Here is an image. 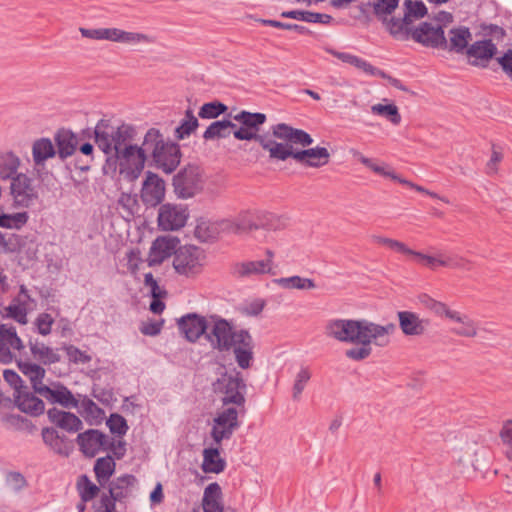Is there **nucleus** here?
<instances>
[{
	"instance_id": "obj_24",
	"label": "nucleus",
	"mask_w": 512,
	"mask_h": 512,
	"mask_svg": "<svg viewBox=\"0 0 512 512\" xmlns=\"http://www.w3.org/2000/svg\"><path fill=\"white\" fill-rule=\"evenodd\" d=\"M253 348L254 343L250 333L247 330L240 333L235 346L232 348L236 362L240 368L247 369L250 367L253 359Z\"/></svg>"
},
{
	"instance_id": "obj_51",
	"label": "nucleus",
	"mask_w": 512,
	"mask_h": 512,
	"mask_svg": "<svg viewBox=\"0 0 512 512\" xmlns=\"http://www.w3.org/2000/svg\"><path fill=\"white\" fill-rule=\"evenodd\" d=\"M235 217L241 234L257 230L255 210H243Z\"/></svg>"
},
{
	"instance_id": "obj_59",
	"label": "nucleus",
	"mask_w": 512,
	"mask_h": 512,
	"mask_svg": "<svg viewBox=\"0 0 512 512\" xmlns=\"http://www.w3.org/2000/svg\"><path fill=\"white\" fill-rule=\"evenodd\" d=\"M53 324V317L49 313L45 312L38 314L34 321V326L37 332L42 336H47L51 333Z\"/></svg>"
},
{
	"instance_id": "obj_30",
	"label": "nucleus",
	"mask_w": 512,
	"mask_h": 512,
	"mask_svg": "<svg viewBox=\"0 0 512 512\" xmlns=\"http://www.w3.org/2000/svg\"><path fill=\"white\" fill-rule=\"evenodd\" d=\"M136 478L133 475H123L111 482L109 494L113 500L123 501L132 495Z\"/></svg>"
},
{
	"instance_id": "obj_7",
	"label": "nucleus",
	"mask_w": 512,
	"mask_h": 512,
	"mask_svg": "<svg viewBox=\"0 0 512 512\" xmlns=\"http://www.w3.org/2000/svg\"><path fill=\"white\" fill-rule=\"evenodd\" d=\"M213 390L224 406L243 407L245 404L246 384L238 371L223 373L214 383Z\"/></svg>"
},
{
	"instance_id": "obj_19",
	"label": "nucleus",
	"mask_w": 512,
	"mask_h": 512,
	"mask_svg": "<svg viewBox=\"0 0 512 512\" xmlns=\"http://www.w3.org/2000/svg\"><path fill=\"white\" fill-rule=\"evenodd\" d=\"M399 327L405 336L419 337L427 332L430 321L412 311L397 312Z\"/></svg>"
},
{
	"instance_id": "obj_15",
	"label": "nucleus",
	"mask_w": 512,
	"mask_h": 512,
	"mask_svg": "<svg viewBox=\"0 0 512 512\" xmlns=\"http://www.w3.org/2000/svg\"><path fill=\"white\" fill-rule=\"evenodd\" d=\"M208 325L209 317L196 313H188L177 320L180 333L191 343L197 342L201 336L206 337Z\"/></svg>"
},
{
	"instance_id": "obj_21",
	"label": "nucleus",
	"mask_w": 512,
	"mask_h": 512,
	"mask_svg": "<svg viewBox=\"0 0 512 512\" xmlns=\"http://www.w3.org/2000/svg\"><path fill=\"white\" fill-rule=\"evenodd\" d=\"M496 52V45L492 40L488 39L474 42L466 49L465 53L469 64L486 67L489 60L495 56Z\"/></svg>"
},
{
	"instance_id": "obj_45",
	"label": "nucleus",
	"mask_w": 512,
	"mask_h": 512,
	"mask_svg": "<svg viewBox=\"0 0 512 512\" xmlns=\"http://www.w3.org/2000/svg\"><path fill=\"white\" fill-rule=\"evenodd\" d=\"M115 470V462L112 457L106 456L96 460L94 471L98 482L103 485L107 482Z\"/></svg>"
},
{
	"instance_id": "obj_18",
	"label": "nucleus",
	"mask_w": 512,
	"mask_h": 512,
	"mask_svg": "<svg viewBox=\"0 0 512 512\" xmlns=\"http://www.w3.org/2000/svg\"><path fill=\"white\" fill-rule=\"evenodd\" d=\"M165 197V181L155 173L147 172L141 188V199L144 204L155 207Z\"/></svg>"
},
{
	"instance_id": "obj_60",
	"label": "nucleus",
	"mask_w": 512,
	"mask_h": 512,
	"mask_svg": "<svg viewBox=\"0 0 512 512\" xmlns=\"http://www.w3.org/2000/svg\"><path fill=\"white\" fill-rule=\"evenodd\" d=\"M107 426L111 433L123 436L128 430V425L125 418L119 414H111L107 420Z\"/></svg>"
},
{
	"instance_id": "obj_38",
	"label": "nucleus",
	"mask_w": 512,
	"mask_h": 512,
	"mask_svg": "<svg viewBox=\"0 0 512 512\" xmlns=\"http://www.w3.org/2000/svg\"><path fill=\"white\" fill-rule=\"evenodd\" d=\"M472 34L467 27H457L449 31V44L445 48L457 53L466 52L468 42L471 40Z\"/></svg>"
},
{
	"instance_id": "obj_33",
	"label": "nucleus",
	"mask_w": 512,
	"mask_h": 512,
	"mask_svg": "<svg viewBox=\"0 0 512 512\" xmlns=\"http://www.w3.org/2000/svg\"><path fill=\"white\" fill-rule=\"evenodd\" d=\"M57 153L61 159L74 154L78 146V138L69 130L62 129L55 135Z\"/></svg>"
},
{
	"instance_id": "obj_64",
	"label": "nucleus",
	"mask_w": 512,
	"mask_h": 512,
	"mask_svg": "<svg viewBox=\"0 0 512 512\" xmlns=\"http://www.w3.org/2000/svg\"><path fill=\"white\" fill-rule=\"evenodd\" d=\"M499 437L506 447L512 449V418L503 422Z\"/></svg>"
},
{
	"instance_id": "obj_54",
	"label": "nucleus",
	"mask_w": 512,
	"mask_h": 512,
	"mask_svg": "<svg viewBox=\"0 0 512 512\" xmlns=\"http://www.w3.org/2000/svg\"><path fill=\"white\" fill-rule=\"evenodd\" d=\"M399 0H373V12L377 18L391 15L398 7Z\"/></svg>"
},
{
	"instance_id": "obj_6",
	"label": "nucleus",
	"mask_w": 512,
	"mask_h": 512,
	"mask_svg": "<svg viewBox=\"0 0 512 512\" xmlns=\"http://www.w3.org/2000/svg\"><path fill=\"white\" fill-rule=\"evenodd\" d=\"M245 331L244 329H235L231 322L218 315H211L205 340L212 349L227 352L235 346L238 335Z\"/></svg>"
},
{
	"instance_id": "obj_5",
	"label": "nucleus",
	"mask_w": 512,
	"mask_h": 512,
	"mask_svg": "<svg viewBox=\"0 0 512 512\" xmlns=\"http://www.w3.org/2000/svg\"><path fill=\"white\" fill-rule=\"evenodd\" d=\"M95 143L100 150L107 156V163L110 164L113 156L120 150L134 142L136 131L134 127L129 124H122L114 127L105 124L103 121L99 122L94 130Z\"/></svg>"
},
{
	"instance_id": "obj_16",
	"label": "nucleus",
	"mask_w": 512,
	"mask_h": 512,
	"mask_svg": "<svg viewBox=\"0 0 512 512\" xmlns=\"http://www.w3.org/2000/svg\"><path fill=\"white\" fill-rule=\"evenodd\" d=\"M179 239L174 236H159L153 242L146 259L149 267L161 265L166 259L175 256Z\"/></svg>"
},
{
	"instance_id": "obj_20",
	"label": "nucleus",
	"mask_w": 512,
	"mask_h": 512,
	"mask_svg": "<svg viewBox=\"0 0 512 512\" xmlns=\"http://www.w3.org/2000/svg\"><path fill=\"white\" fill-rule=\"evenodd\" d=\"M77 442L81 451L89 457H94L98 452L108 449V437L102 432L90 429L77 436Z\"/></svg>"
},
{
	"instance_id": "obj_52",
	"label": "nucleus",
	"mask_w": 512,
	"mask_h": 512,
	"mask_svg": "<svg viewBox=\"0 0 512 512\" xmlns=\"http://www.w3.org/2000/svg\"><path fill=\"white\" fill-rule=\"evenodd\" d=\"M227 109L228 108L225 104L218 101H213L203 104L198 115L202 119H213L225 113Z\"/></svg>"
},
{
	"instance_id": "obj_43",
	"label": "nucleus",
	"mask_w": 512,
	"mask_h": 512,
	"mask_svg": "<svg viewBox=\"0 0 512 512\" xmlns=\"http://www.w3.org/2000/svg\"><path fill=\"white\" fill-rule=\"evenodd\" d=\"M419 300L425 309L440 318L448 319L453 310L446 303L438 301L427 294L421 295Z\"/></svg>"
},
{
	"instance_id": "obj_22",
	"label": "nucleus",
	"mask_w": 512,
	"mask_h": 512,
	"mask_svg": "<svg viewBox=\"0 0 512 512\" xmlns=\"http://www.w3.org/2000/svg\"><path fill=\"white\" fill-rule=\"evenodd\" d=\"M448 320L453 323L451 331L456 336L464 338H475L478 336V323L468 314L453 309Z\"/></svg>"
},
{
	"instance_id": "obj_42",
	"label": "nucleus",
	"mask_w": 512,
	"mask_h": 512,
	"mask_svg": "<svg viewBox=\"0 0 512 512\" xmlns=\"http://www.w3.org/2000/svg\"><path fill=\"white\" fill-rule=\"evenodd\" d=\"M379 19L383 22L389 33L396 39L406 40L409 34H411V31L409 32L407 30V26L410 24L408 21H404V17L401 19L395 17L387 19V16H384Z\"/></svg>"
},
{
	"instance_id": "obj_40",
	"label": "nucleus",
	"mask_w": 512,
	"mask_h": 512,
	"mask_svg": "<svg viewBox=\"0 0 512 512\" xmlns=\"http://www.w3.org/2000/svg\"><path fill=\"white\" fill-rule=\"evenodd\" d=\"M274 283L288 290H313L316 288V284L313 279L298 275L278 278L274 280Z\"/></svg>"
},
{
	"instance_id": "obj_48",
	"label": "nucleus",
	"mask_w": 512,
	"mask_h": 512,
	"mask_svg": "<svg viewBox=\"0 0 512 512\" xmlns=\"http://www.w3.org/2000/svg\"><path fill=\"white\" fill-rule=\"evenodd\" d=\"M371 112L388 119L393 125H398L401 122V115L398 107L395 104H375L371 107Z\"/></svg>"
},
{
	"instance_id": "obj_10",
	"label": "nucleus",
	"mask_w": 512,
	"mask_h": 512,
	"mask_svg": "<svg viewBox=\"0 0 512 512\" xmlns=\"http://www.w3.org/2000/svg\"><path fill=\"white\" fill-rule=\"evenodd\" d=\"M413 259L416 263L431 271H436L438 268H448L469 272L474 267V262L471 259L457 253L446 254L438 251L435 254H425L416 250Z\"/></svg>"
},
{
	"instance_id": "obj_4",
	"label": "nucleus",
	"mask_w": 512,
	"mask_h": 512,
	"mask_svg": "<svg viewBox=\"0 0 512 512\" xmlns=\"http://www.w3.org/2000/svg\"><path fill=\"white\" fill-rule=\"evenodd\" d=\"M155 166L165 173H172L181 161V151L178 144L166 141L163 134L156 128H150L143 139Z\"/></svg>"
},
{
	"instance_id": "obj_62",
	"label": "nucleus",
	"mask_w": 512,
	"mask_h": 512,
	"mask_svg": "<svg viewBox=\"0 0 512 512\" xmlns=\"http://www.w3.org/2000/svg\"><path fill=\"white\" fill-rule=\"evenodd\" d=\"M198 125V120L189 121L183 119L180 125L175 129V137L179 140L189 137L197 129Z\"/></svg>"
},
{
	"instance_id": "obj_1",
	"label": "nucleus",
	"mask_w": 512,
	"mask_h": 512,
	"mask_svg": "<svg viewBox=\"0 0 512 512\" xmlns=\"http://www.w3.org/2000/svg\"><path fill=\"white\" fill-rule=\"evenodd\" d=\"M396 325H384L368 319L334 318L326 322V337L341 343L359 345L345 351V356L353 361H362L372 354V346L385 348L390 345Z\"/></svg>"
},
{
	"instance_id": "obj_49",
	"label": "nucleus",
	"mask_w": 512,
	"mask_h": 512,
	"mask_svg": "<svg viewBox=\"0 0 512 512\" xmlns=\"http://www.w3.org/2000/svg\"><path fill=\"white\" fill-rule=\"evenodd\" d=\"M404 21H408L411 24L414 20L424 17L427 13V9L421 1H404Z\"/></svg>"
},
{
	"instance_id": "obj_39",
	"label": "nucleus",
	"mask_w": 512,
	"mask_h": 512,
	"mask_svg": "<svg viewBox=\"0 0 512 512\" xmlns=\"http://www.w3.org/2000/svg\"><path fill=\"white\" fill-rule=\"evenodd\" d=\"M221 488L217 483L209 484L205 490L202 499L204 512H223V505L220 501Z\"/></svg>"
},
{
	"instance_id": "obj_17",
	"label": "nucleus",
	"mask_w": 512,
	"mask_h": 512,
	"mask_svg": "<svg viewBox=\"0 0 512 512\" xmlns=\"http://www.w3.org/2000/svg\"><path fill=\"white\" fill-rule=\"evenodd\" d=\"M411 37L416 42L427 47L437 48L447 46V39L439 24L423 22L417 28L411 30Z\"/></svg>"
},
{
	"instance_id": "obj_61",
	"label": "nucleus",
	"mask_w": 512,
	"mask_h": 512,
	"mask_svg": "<svg viewBox=\"0 0 512 512\" xmlns=\"http://www.w3.org/2000/svg\"><path fill=\"white\" fill-rule=\"evenodd\" d=\"M118 205L124 210L127 216H132L138 209V203L135 196L122 193L118 199Z\"/></svg>"
},
{
	"instance_id": "obj_2",
	"label": "nucleus",
	"mask_w": 512,
	"mask_h": 512,
	"mask_svg": "<svg viewBox=\"0 0 512 512\" xmlns=\"http://www.w3.org/2000/svg\"><path fill=\"white\" fill-rule=\"evenodd\" d=\"M266 151L274 161L293 159L305 168L319 169L330 162L331 154L326 147H310L314 139L302 129L286 123L271 126V135Z\"/></svg>"
},
{
	"instance_id": "obj_11",
	"label": "nucleus",
	"mask_w": 512,
	"mask_h": 512,
	"mask_svg": "<svg viewBox=\"0 0 512 512\" xmlns=\"http://www.w3.org/2000/svg\"><path fill=\"white\" fill-rule=\"evenodd\" d=\"M172 185L178 198H192L201 193L204 188V173L199 166L188 164L174 175Z\"/></svg>"
},
{
	"instance_id": "obj_58",
	"label": "nucleus",
	"mask_w": 512,
	"mask_h": 512,
	"mask_svg": "<svg viewBox=\"0 0 512 512\" xmlns=\"http://www.w3.org/2000/svg\"><path fill=\"white\" fill-rule=\"evenodd\" d=\"M42 438L45 444L57 453H62L63 440L57 431L52 428H45L42 431Z\"/></svg>"
},
{
	"instance_id": "obj_53",
	"label": "nucleus",
	"mask_w": 512,
	"mask_h": 512,
	"mask_svg": "<svg viewBox=\"0 0 512 512\" xmlns=\"http://www.w3.org/2000/svg\"><path fill=\"white\" fill-rule=\"evenodd\" d=\"M195 235L202 241L215 239L219 235V232L216 229V222H199L195 228Z\"/></svg>"
},
{
	"instance_id": "obj_26",
	"label": "nucleus",
	"mask_w": 512,
	"mask_h": 512,
	"mask_svg": "<svg viewBox=\"0 0 512 512\" xmlns=\"http://www.w3.org/2000/svg\"><path fill=\"white\" fill-rule=\"evenodd\" d=\"M155 41V37L150 34L126 31L114 27L112 42L136 47L139 45H151L154 44Z\"/></svg>"
},
{
	"instance_id": "obj_47",
	"label": "nucleus",
	"mask_w": 512,
	"mask_h": 512,
	"mask_svg": "<svg viewBox=\"0 0 512 512\" xmlns=\"http://www.w3.org/2000/svg\"><path fill=\"white\" fill-rule=\"evenodd\" d=\"M312 377V372L309 367H301L296 373L292 387V399L299 401L301 395Z\"/></svg>"
},
{
	"instance_id": "obj_3",
	"label": "nucleus",
	"mask_w": 512,
	"mask_h": 512,
	"mask_svg": "<svg viewBox=\"0 0 512 512\" xmlns=\"http://www.w3.org/2000/svg\"><path fill=\"white\" fill-rule=\"evenodd\" d=\"M233 120L223 119L212 122L205 130L203 138L205 140H215L233 135L235 139L240 141H255L266 151L271 129L260 133V127L267 120L264 113L243 110L234 115Z\"/></svg>"
},
{
	"instance_id": "obj_13",
	"label": "nucleus",
	"mask_w": 512,
	"mask_h": 512,
	"mask_svg": "<svg viewBox=\"0 0 512 512\" xmlns=\"http://www.w3.org/2000/svg\"><path fill=\"white\" fill-rule=\"evenodd\" d=\"M238 410L226 407L216 413L211 423L210 437L213 445L221 446L222 441L229 440L239 427Z\"/></svg>"
},
{
	"instance_id": "obj_34",
	"label": "nucleus",
	"mask_w": 512,
	"mask_h": 512,
	"mask_svg": "<svg viewBox=\"0 0 512 512\" xmlns=\"http://www.w3.org/2000/svg\"><path fill=\"white\" fill-rule=\"evenodd\" d=\"M24 348L18 337L15 327L8 324H0V353L4 351H20Z\"/></svg>"
},
{
	"instance_id": "obj_50",
	"label": "nucleus",
	"mask_w": 512,
	"mask_h": 512,
	"mask_svg": "<svg viewBox=\"0 0 512 512\" xmlns=\"http://www.w3.org/2000/svg\"><path fill=\"white\" fill-rule=\"evenodd\" d=\"M353 157L357 158L364 166L371 169L373 172L389 178H396V173L392 170H387L386 166L379 165L372 159L364 156L357 150H351Z\"/></svg>"
},
{
	"instance_id": "obj_55",
	"label": "nucleus",
	"mask_w": 512,
	"mask_h": 512,
	"mask_svg": "<svg viewBox=\"0 0 512 512\" xmlns=\"http://www.w3.org/2000/svg\"><path fill=\"white\" fill-rule=\"evenodd\" d=\"M79 32L81 35L88 39L93 40H107V41H113V28H95V29H88V28H80Z\"/></svg>"
},
{
	"instance_id": "obj_23",
	"label": "nucleus",
	"mask_w": 512,
	"mask_h": 512,
	"mask_svg": "<svg viewBox=\"0 0 512 512\" xmlns=\"http://www.w3.org/2000/svg\"><path fill=\"white\" fill-rule=\"evenodd\" d=\"M257 230L282 231L289 226L290 218L267 210L255 209Z\"/></svg>"
},
{
	"instance_id": "obj_35",
	"label": "nucleus",
	"mask_w": 512,
	"mask_h": 512,
	"mask_svg": "<svg viewBox=\"0 0 512 512\" xmlns=\"http://www.w3.org/2000/svg\"><path fill=\"white\" fill-rule=\"evenodd\" d=\"M21 372L30 380L34 391L41 395V389L47 387L43 383L45 369L35 363L23 362L19 364Z\"/></svg>"
},
{
	"instance_id": "obj_44",
	"label": "nucleus",
	"mask_w": 512,
	"mask_h": 512,
	"mask_svg": "<svg viewBox=\"0 0 512 512\" xmlns=\"http://www.w3.org/2000/svg\"><path fill=\"white\" fill-rule=\"evenodd\" d=\"M27 309L28 304L26 301L22 300L21 298H15L11 304L4 309V311L6 317L12 318L18 323L24 325L28 322Z\"/></svg>"
},
{
	"instance_id": "obj_36",
	"label": "nucleus",
	"mask_w": 512,
	"mask_h": 512,
	"mask_svg": "<svg viewBox=\"0 0 512 512\" xmlns=\"http://www.w3.org/2000/svg\"><path fill=\"white\" fill-rule=\"evenodd\" d=\"M29 347L33 357L45 365L54 364L60 361V355L54 349L37 339L30 340Z\"/></svg>"
},
{
	"instance_id": "obj_8",
	"label": "nucleus",
	"mask_w": 512,
	"mask_h": 512,
	"mask_svg": "<svg viewBox=\"0 0 512 512\" xmlns=\"http://www.w3.org/2000/svg\"><path fill=\"white\" fill-rule=\"evenodd\" d=\"M11 206L15 209H30L40 202L39 187L35 179L20 173L12 179L8 187Z\"/></svg>"
},
{
	"instance_id": "obj_56",
	"label": "nucleus",
	"mask_w": 512,
	"mask_h": 512,
	"mask_svg": "<svg viewBox=\"0 0 512 512\" xmlns=\"http://www.w3.org/2000/svg\"><path fill=\"white\" fill-rule=\"evenodd\" d=\"M78 489L83 502L92 500L99 492V488L87 476L81 477L78 482Z\"/></svg>"
},
{
	"instance_id": "obj_46",
	"label": "nucleus",
	"mask_w": 512,
	"mask_h": 512,
	"mask_svg": "<svg viewBox=\"0 0 512 512\" xmlns=\"http://www.w3.org/2000/svg\"><path fill=\"white\" fill-rule=\"evenodd\" d=\"M29 220V215L26 211H21L13 214H5L0 212V227L9 229H20Z\"/></svg>"
},
{
	"instance_id": "obj_9",
	"label": "nucleus",
	"mask_w": 512,
	"mask_h": 512,
	"mask_svg": "<svg viewBox=\"0 0 512 512\" xmlns=\"http://www.w3.org/2000/svg\"><path fill=\"white\" fill-rule=\"evenodd\" d=\"M146 160V147L143 144L138 146L132 142L113 156L110 163L118 167L119 173L124 178L133 181L142 173Z\"/></svg>"
},
{
	"instance_id": "obj_31",
	"label": "nucleus",
	"mask_w": 512,
	"mask_h": 512,
	"mask_svg": "<svg viewBox=\"0 0 512 512\" xmlns=\"http://www.w3.org/2000/svg\"><path fill=\"white\" fill-rule=\"evenodd\" d=\"M41 390V396L48 401L59 403L66 408H76L78 406V401L74 395L64 386L57 389H51L47 386Z\"/></svg>"
},
{
	"instance_id": "obj_37",
	"label": "nucleus",
	"mask_w": 512,
	"mask_h": 512,
	"mask_svg": "<svg viewBox=\"0 0 512 512\" xmlns=\"http://www.w3.org/2000/svg\"><path fill=\"white\" fill-rule=\"evenodd\" d=\"M56 153L52 141L48 138L38 139L32 145V157L35 166L44 165L46 160L54 157Z\"/></svg>"
},
{
	"instance_id": "obj_32",
	"label": "nucleus",
	"mask_w": 512,
	"mask_h": 512,
	"mask_svg": "<svg viewBox=\"0 0 512 512\" xmlns=\"http://www.w3.org/2000/svg\"><path fill=\"white\" fill-rule=\"evenodd\" d=\"M220 446L213 445L203 450L202 469L206 473H221L226 466V462L220 456Z\"/></svg>"
},
{
	"instance_id": "obj_14",
	"label": "nucleus",
	"mask_w": 512,
	"mask_h": 512,
	"mask_svg": "<svg viewBox=\"0 0 512 512\" xmlns=\"http://www.w3.org/2000/svg\"><path fill=\"white\" fill-rule=\"evenodd\" d=\"M189 217L183 205L167 203L159 208L158 225L164 231H176L185 226Z\"/></svg>"
},
{
	"instance_id": "obj_63",
	"label": "nucleus",
	"mask_w": 512,
	"mask_h": 512,
	"mask_svg": "<svg viewBox=\"0 0 512 512\" xmlns=\"http://www.w3.org/2000/svg\"><path fill=\"white\" fill-rule=\"evenodd\" d=\"M216 229L220 233L226 234H241L239 224H237L236 217L225 218L216 221Z\"/></svg>"
},
{
	"instance_id": "obj_27",
	"label": "nucleus",
	"mask_w": 512,
	"mask_h": 512,
	"mask_svg": "<svg viewBox=\"0 0 512 512\" xmlns=\"http://www.w3.org/2000/svg\"><path fill=\"white\" fill-rule=\"evenodd\" d=\"M266 264L260 260L236 262L231 266V274L236 278H251L269 274Z\"/></svg>"
},
{
	"instance_id": "obj_12",
	"label": "nucleus",
	"mask_w": 512,
	"mask_h": 512,
	"mask_svg": "<svg viewBox=\"0 0 512 512\" xmlns=\"http://www.w3.org/2000/svg\"><path fill=\"white\" fill-rule=\"evenodd\" d=\"M206 255L202 249L193 245L179 247L173 258V267L179 275L194 277L201 273Z\"/></svg>"
},
{
	"instance_id": "obj_57",
	"label": "nucleus",
	"mask_w": 512,
	"mask_h": 512,
	"mask_svg": "<svg viewBox=\"0 0 512 512\" xmlns=\"http://www.w3.org/2000/svg\"><path fill=\"white\" fill-rule=\"evenodd\" d=\"M63 349L66 352L68 360L74 364H86L92 359L89 354L74 345H64Z\"/></svg>"
},
{
	"instance_id": "obj_29",
	"label": "nucleus",
	"mask_w": 512,
	"mask_h": 512,
	"mask_svg": "<svg viewBox=\"0 0 512 512\" xmlns=\"http://www.w3.org/2000/svg\"><path fill=\"white\" fill-rule=\"evenodd\" d=\"M22 165V161L18 155L12 151H5L0 153V180H9L20 175L19 169Z\"/></svg>"
},
{
	"instance_id": "obj_25",
	"label": "nucleus",
	"mask_w": 512,
	"mask_h": 512,
	"mask_svg": "<svg viewBox=\"0 0 512 512\" xmlns=\"http://www.w3.org/2000/svg\"><path fill=\"white\" fill-rule=\"evenodd\" d=\"M47 415L53 424L68 432H78L82 429V421L73 413L52 408L48 410Z\"/></svg>"
},
{
	"instance_id": "obj_28",
	"label": "nucleus",
	"mask_w": 512,
	"mask_h": 512,
	"mask_svg": "<svg viewBox=\"0 0 512 512\" xmlns=\"http://www.w3.org/2000/svg\"><path fill=\"white\" fill-rule=\"evenodd\" d=\"M14 398L17 407L25 413L39 415L44 411L43 401L30 393L26 386L14 394Z\"/></svg>"
},
{
	"instance_id": "obj_41",
	"label": "nucleus",
	"mask_w": 512,
	"mask_h": 512,
	"mask_svg": "<svg viewBox=\"0 0 512 512\" xmlns=\"http://www.w3.org/2000/svg\"><path fill=\"white\" fill-rule=\"evenodd\" d=\"M281 16L284 18L296 19L308 23L328 24L332 20V17L328 14L299 10L282 12Z\"/></svg>"
}]
</instances>
